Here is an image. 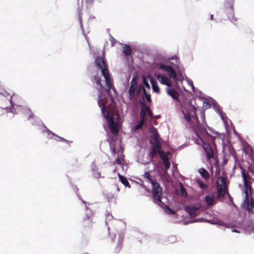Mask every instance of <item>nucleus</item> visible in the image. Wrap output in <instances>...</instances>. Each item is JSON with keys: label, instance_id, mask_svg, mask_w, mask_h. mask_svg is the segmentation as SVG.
I'll return each mask as SVG.
<instances>
[{"label": "nucleus", "instance_id": "1", "mask_svg": "<svg viewBox=\"0 0 254 254\" xmlns=\"http://www.w3.org/2000/svg\"><path fill=\"white\" fill-rule=\"evenodd\" d=\"M95 64L97 67L99 68L104 76L106 87H104L101 83L100 77L95 76L94 80L97 85V89L99 91L98 103L100 107L102 113L107 122L110 130L114 134H117L120 129V116L117 113L109 112L106 109V100L109 95V92L111 89L115 91L113 87L112 80L104 60L102 58H96Z\"/></svg>", "mask_w": 254, "mask_h": 254}, {"label": "nucleus", "instance_id": "2", "mask_svg": "<svg viewBox=\"0 0 254 254\" xmlns=\"http://www.w3.org/2000/svg\"><path fill=\"white\" fill-rule=\"evenodd\" d=\"M190 101L188 99H184L181 103V112L182 117L184 121L187 122L192 127H194L193 123L197 121L195 117V108L190 103ZM196 135L199 138L202 143L203 148L206 153L208 160L213 158V151L210 145L205 142L203 138V134H206L203 130H199V127L194 128Z\"/></svg>", "mask_w": 254, "mask_h": 254}, {"label": "nucleus", "instance_id": "3", "mask_svg": "<svg viewBox=\"0 0 254 254\" xmlns=\"http://www.w3.org/2000/svg\"><path fill=\"white\" fill-rule=\"evenodd\" d=\"M254 175V162L249 167V173L247 175L242 172L244 187L242 189V195L243 198L242 207L249 212L254 213V198L253 197V191L251 185V180Z\"/></svg>", "mask_w": 254, "mask_h": 254}, {"label": "nucleus", "instance_id": "4", "mask_svg": "<svg viewBox=\"0 0 254 254\" xmlns=\"http://www.w3.org/2000/svg\"><path fill=\"white\" fill-rule=\"evenodd\" d=\"M144 177L147 179L152 185V191L155 202L162 207L163 203L161 201V197L162 191L160 185L151 178L148 172H145Z\"/></svg>", "mask_w": 254, "mask_h": 254}, {"label": "nucleus", "instance_id": "5", "mask_svg": "<svg viewBox=\"0 0 254 254\" xmlns=\"http://www.w3.org/2000/svg\"><path fill=\"white\" fill-rule=\"evenodd\" d=\"M154 64L157 68L167 72L171 78L174 79L176 78V72L171 66L166 65L161 62H158L157 59L155 60Z\"/></svg>", "mask_w": 254, "mask_h": 254}, {"label": "nucleus", "instance_id": "6", "mask_svg": "<svg viewBox=\"0 0 254 254\" xmlns=\"http://www.w3.org/2000/svg\"><path fill=\"white\" fill-rule=\"evenodd\" d=\"M217 196L218 197L224 196L227 192V186L226 182L223 177H219L217 181Z\"/></svg>", "mask_w": 254, "mask_h": 254}, {"label": "nucleus", "instance_id": "7", "mask_svg": "<svg viewBox=\"0 0 254 254\" xmlns=\"http://www.w3.org/2000/svg\"><path fill=\"white\" fill-rule=\"evenodd\" d=\"M201 205L199 203L186 207V210L191 217H195L199 214Z\"/></svg>", "mask_w": 254, "mask_h": 254}, {"label": "nucleus", "instance_id": "8", "mask_svg": "<svg viewBox=\"0 0 254 254\" xmlns=\"http://www.w3.org/2000/svg\"><path fill=\"white\" fill-rule=\"evenodd\" d=\"M149 131L150 133V142L152 144L160 143V138L156 129L153 127H151L150 128Z\"/></svg>", "mask_w": 254, "mask_h": 254}, {"label": "nucleus", "instance_id": "9", "mask_svg": "<svg viewBox=\"0 0 254 254\" xmlns=\"http://www.w3.org/2000/svg\"><path fill=\"white\" fill-rule=\"evenodd\" d=\"M141 119L149 120L152 119V113L149 108L147 106H143L140 114Z\"/></svg>", "mask_w": 254, "mask_h": 254}, {"label": "nucleus", "instance_id": "10", "mask_svg": "<svg viewBox=\"0 0 254 254\" xmlns=\"http://www.w3.org/2000/svg\"><path fill=\"white\" fill-rule=\"evenodd\" d=\"M14 96V94L13 95L10 96V104L13 106L12 109H11V112L13 114H17L20 111H21L22 112H24L25 113H27V114L30 113L31 112L28 109H27L26 108H23V107H21V106H19L18 105H15V106L13 105L12 101H11V99H12V96Z\"/></svg>", "mask_w": 254, "mask_h": 254}, {"label": "nucleus", "instance_id": "11", "mask_svg": "<svg viewBox=\"0 0 254 254\" xmlns=\"http://www.w3.org/2000/svg\"><path fill=\"white\" fill-rule=\"evenodd\" d=\"M155 76L161 84L167 85V87L171 86V81L166 76L158 74H155Z\"/></svg>", "mask_w": 254, "mask_h": 254}, {"label": "nucleus", "instance_id": "12", "mask_svg": "<svg viewBox=\"0 0 254 254\" xmlns=\"http://www.w3.org/2000/svg\"><path fill=\"white\" fill-rule=\"evenodd\" d=\"M204 200L208 206L214 204L216 203L215 194L210 193L207 194L206 195Z\"/></svg>", "mask_w": 254, "mask_h": 254}, {"label": "nucleus", "instance_id": "13", "mask_svg": "<svg viewBox=\"0 0 254 254\" xmlns=\"http://www.w3.org/2000/svg\"><path fill=\"white\" fill-rule=\"evenodd\" d=\"M160 156L165 167L166 170L164 171V174L165 175L167 173V170L170 168V163L167 154H165L164 152H161Z\"/></svg>", "mask_w": 254, "mask_h": 254}, {"label": "nucleus", "instance_id": "14", "mask_svg": "<svg viewBox=\"0 0 254 254\" xmlns=\"http://www.w3.org/2000/svg\"><path fill=\"white\" fill-rule=\"evenodd\" d=\"M166 91L168 94H169L171 97L175 100L178 101L179 99V95L178 93L170 86V87H167L166 88Z\"/></svg>", "mask_w": 254, "mask_h": 254}, {"label": "nucleus", "instance_id": "15", "mask_svg": "<svg viewBox=\"0 0 254 254\" xmlns=\"http://www.w3.org/2000/svg\"><path fill=\"white\" fill-rule=\"evenodd\" d=\"M154 144V146L152 149V150L150 153V155L151 157H153L157 153H160L161 152L160 151V148H161V143Z\"/></svg>", "mask_w": 254, "mask_h": 254}, {"label": "nucleus", "instance_id": "16", "mask_svg": "<svg viewBox=\"0 0 254 254\" xmlns=\"http://www.w3.org/2000/svg\"><path fill=\"white\" fill-rule=\"evenodd\" d=\"M150 82L152 84V89H153V91L157 93H159L160 89L158 86L157 82L155 80V79H154L152 77H151L150 78Z\"/></svg>", "mask_w": 254, "mask_h": 254}, {"label": "nucleus", "instance_id": "17", "mask_svg": "<svg viewBox=\"0 0 254 254\" xmlns=\"http://www.w3.org/2000/svg\"><path fill=\"white\" fill-rule=\"evenodd\" d=\"M198 172L201 176L205 179L207 180L209 178V175L208 172L204 168H200L198 170Z\"/></svg>", "mask_w": 254, "mask_h": 254}, {"label": "nucleus", "instance_id": "18", "mask_svg": "<svg viewBox=\"0 0 254 254\" xmlns=\"http://www.w3.org/2000/svg\"><path fill=\"white\" fill-rule=\"evenodd\" d=\"M136 89V87L130 86L128 90V94L129 98L130 100H132L134 98L135 94Z\"/></svg>", "mask_w": 254, "mask_h": 254}, {"label": "nucleus", "instance_id": "19", "mask_svg": "<svg viewBox=\"0 0 254 254\" xmlns=\"http://www.w3.org/2000/svg\"><path fill=\"white\" fill-rule=\"evenodd\" d=\"M118 176L119 177L120 181L126 186L130 187L129 184L127 180L124 177L118 174Z\"/></svg>", "mask_w": 254, "mask_h": 254}, {"label": "nucleus", "instance_id": "20", "mask_svg": "<svg viewBox=\"0 0 254 254\" xmlns=\"http://www.w3.org/2000/svg\"><path fill=\"white\" fill-rule=\"evenodd\" d=\"M215 111L217 112V113L220 116V117H221L222 120L223 121L225 125L226 126H227L228 124L227 122V118H225L223 116V115L222 114V112L219 109H215Z\"/></svg>", "mask_w": 254, "mask_h": 254}, {"label": "nucleus", "instance_id": "21", "mask_svg": "<svg viewBox=\"0 0 254 254\" xmlns=\"http://www.w3.org/2000/svg\"><path fill=\"white\" fill-rule=\"evenodd\" d=\"M124 53L126 56H129L131 54V50L129 46L125 45L124 47Z\"/></svg>", "mask_w": 254, "mask_h": 254}, {"label": "nucleus", "instance_id": "22", "mask_svg": "<svg viewBox=\"0 0 254 254\" xmlns=\"http://www.w3.org/2000/svg\"><path fill=\"white\" fill-rule=\"evenodd\" d=\"M124 158L122 157L119 158L118 157L117 159H116L115 162L118 164V165H120L121 167V168L124 170Z\"/></svg>", "mask_w": 254, "mask_h": 254}, {"label": "nucleus", "instance_id": "23", "mask_svg": "<svg viewBox=\"0 0 254 254\" xmlns=\"http://www.w3.org/2000/svg\"><path fill=\"white\" fill-rule=\"evenodd\" d=\"M137 76L134 75L131 79V82H130V86L131 87H136L137 86Z\"/></svg>", "mask_w": 254, "mask_h": 254}, {"label": "nucleus", "instance_id": "24", "mask_svg": "<svg viewBox=\"0 0 254 254\" xmlns=\"http://www.w3.org/2000/svg\"><path fill=\"white\" fill-rule=\"evenodd\" d=\"M244 151L247 154H249L252 151V148L248 143H246L245 147H244Z\"/></svg>", "mask_w": 254, "mask_h": 254}, {"label": "nucleus", "instance_id": "25", "mask_svg": "<svg viewBox=\"0 0 254 254\" xmlns=\"http://www.w3.org/2000/svg\"><path fill=\"white\" fill-rule=\"evenodd\" d=\"M123 242V239L119 238L118 244L117 245V249L118 251H119L122 247V243Z\"/></svg>", "mask_w": 254, "mask_h": 254}, {"label": "nucleus", "instance_id": "26", "mask_svg": "<svg viewBox=\"0 0 254 254\" xmlns=\"http://www.w3.org/2000/svg\"><path fill=\"white\" fill-rule=\"evenodd\" d=\"M198 185L202 189H205L206 188V185L202 181H197Z\"/></svg>", "mask_w": 254, "mask_h": 254}, {"label": "nucleus", "instance_id": "27", "mask_svg": "<svg viewBox=\"0 0 254 254\" xmlns=\"http://www.w3.org/2000/svg\"><path fill=\"white\" fill-rule=\"evenodd\" d=\"M181 190L182 195L184 197H186L187 196V193L185 188L182 186H181Z\"/></svg>", "mask_w": 254, "mask_h": 254}, {"label": "nucleus", "instance_id": "28", "mask_svg": "<svg viewBox=\"0 0 254 254\" xmlns=\"http://www.w3.org/2000/svg\"><path fill=\"white\" fill-rule=\"evenodd\" d=\"M165 211L167 213H168L169 214H174L175 213V212L173 210H171V209L168 208L167 206H166Z\"/></svg>", "mask_w": 254, "mask_h": 254}, {"label": "nucleus", "instance_id": "29", "mask_svg": "<svg viewBox=\"0 0 254 254\" xmlns=\"http://www.w3.org/2000/svg\"><path fill=\"white\" fill-rule=\"evenodd\" d=\"M230 20L232 22H234L236 21V18L234 17L233 13H231V15L229 16Z\"/></svg>", "mask_w": 254, "mask_h": 254}, {"label": "nucleus", "instance_id": "30", "mask_svg": "<svg viewBox=\"0 0 254 254\" xmlns=\"http://www.w3.org/2000/svg\"><path fill=\"white\" fill-rule=\"evenodd\" d=\"M143 83L146 88H147L148 89L150 88V85H149V83L147 82V81H146L145 79L143 80Z\"/></svg>", "mask_w": 254, "mask_h": 254}, {"label": "nucleus", "instance_id": "31", "mask_svg": "<svg viewBox=\"0 0 254 254\" xmlns=\"http://www.w3.org/2000/svg\"><path fill=\"white\" fill-rule=\"evenodd\" d=\"M187 82L188 84L191 87V88L193 89L194 86L193 85L192 82L191 80H189L188 79H187Z\"/></svg>", "mask_w": 254, "mask_h": 254}, {"label": "nucleus", "instance_id": "32", "mask_svg": "<svg viewBox=\"0 0 254 254\" xmlns=\"http://www.w3.org/2000/svg\"><path fill=\"white\" fill-rule=\"evenodd\" d=\"M94 176L95 178H99L101 177V175H100V173L98 172V173H94Z\"/></svg>", "mask_w": 254, "mask_h": 254}, {"label": "nucleus", "instance_id": "33", "mask_svg": "<svg viewBox=\"0 0 254 254\" xmlns=\"http://www.w3.org/2000/svg\"><path fill=\"white\" fill-rule=\"evenodd\" d=\"M145 98H146V99L147 100V101L148 102H150L151 101V98H150V95L145 93Z\"/></svg>", "mask_w": 254, "mask_h": 254}, {"label": "nucleus", "instance_id": "34", "mask_svg": "<svg viewBox=\"0 0 254 254\" xmlns=\"http://www.w3.org/2000/svg\"><path fill=\"white\" fill-rule=\"evenodd\" d=\"M47 133L48 134V137L51 138L50 136V134H52V135H55L54 133L50 131L49 130L47 129Z\"/></svg>", "mask_w": 254, "mask_h": 254}, {"label": "nucleus", "instance_id": "35", "mask_svg": "<svg viewBox=\"0 0 254 254\" xmlns=\"http://www.w3.org/2000/svg\"><path fill=\"white\" fill-rule=\"evenodd\" d=\"M147 120V119H141V121H140V123L139 124L141 127L142 126V125H143L144 124V122H145V121Z\"/></svg>", "mask_w": 254, "mask_h": 254}, {"label": "nucleus", "instance_id": "36", "mask_svg": "<svg viewBox=\"0 0 254 254\" xmlns=\"http://www.w3.org/2000/svg\"><path fill=\"white\" fill-rule=\"evenodd\" d=\"M110 147H111V149L112 150L113 153L114 154H115V146H112V145L111 144Z\"/></svg>", "mask_w": 254, "mask_h": 254}, {"label": "nucleus", "instance_id": "37", "mask_svg": "<svg viewBox=\"0 0 254 254\" xmlns=\"http://www.w3.org/2000/svg\"><path fill=\"white\" fill-rule=\"evenodd\" d=\"M141 127V126L139 124H138L137 126H136V127H135V128L136 129H139Z\"/></svg>", "mask_w": 254, "mask_h": 254}, {"label": "nucleus", "instance_id": "38", "mask_svg": "<svg viewBox=\"0 0 254 254\" xmlns=\"http://www.w3.org/2000/svg\"><path fill=\"white\" fill-rule=\"evenodd\" d=\"M203 219H196L193 222H201L202 221Z\"/></svg>", "mask_w": 254, "mask_h": 254}, {"label": "nucleus", "instance_id": "39", "mask_svg": "<svg viewBox=\"0 0 254 254\" xmlns=\"http://www.w3.org/2000/svg\"><path fill=\"white\" fill-rule=\"evenodd\" d=\"M96 167L95 165H92V169L93 171H95L96 170Z\"/></svg>", "mask_w": 254, "mask_h": 254}, {"label": "nucleus", "instance_id": "40", "mask_svg": "<svg viewBox=\"0 0 254 254\" xmlns=\"http://www.w3.org/2000/svg\"><path fill=\"white\" fill-rule=\"evenodd\" d=\"M232 232H233L239 233V232L238 231V230H237V229H233V230H232Z\"/></svg>", "mask_w": 254, "mask_h": 254}, {"label": "nucleus", "instance_id": "41", "mask_svg": "<svg viewBox=\"0 0 254 254\" xmlns=\"http://www.w3.org/2000/svg\"><path fill=\"white\" fill-rule=\"evenodd\" d=\"M5 94H6V95H5V94L3 93V94H4V96L9 95V93H8L7 92H5Z\"/></svg>", "mask_w": 254, "mask_h": 254}, {"label": "nucleus", "instance_id": "42", "mask_svg": "<svg viewBox=\"0 0 254 254\" xmlns=\"http://www.w3.org/2000/svg\"><path fill=\"white\" fill-rule=\"evenodd\" d=\"M213 15H211V16H210V19H211V20H212V19H213Z\"/></svg>", "mask_w": 254, "mask_h": 254}, {"label": "nucleus", "instance_id": "43", "mask_svg": "<svg viewBox=\"0 0 254 254\" xmlns=\"http://www.w3.org/2000/svg\"><path fill=\"white\" fill-rule=\"evenodd\" d=\"M88 2H91L92 1V0H86Z\"/></svg>", "mask_w": 254, "mask_h": 254}, {"label": "nucleus", "instance_id": "44", "mask_svg": "<svg viewBox=\"0 0 254 254\" xmlns=\"http://www.w3.org/2000/svg\"><path fill=\"white\" fill-rule=\"evenodd\" d=\"M207 221V222H208L209 223H212V222H210V221H207V220H205V221Z\"/></svg>", "mask_w": 254, "mask_h": 254}, {"label": "nucleus", "instance_id": "45", "mask_svg": "<svg viewBox=\"0 0 254 254\" xmlns=\"http://www.w3.org/2000/svg\"><path fill=\"white\" fill-rule=\"evenodd\" d=\"M214 133L217 135H218V132H214Z\"/></svg>", "mask_w": 254, "mask_h": 254}, {"label": "nucleus", "instance_id": "46", "mask_svg": "<svg viewBox=\"0 0 254 254\" xmlns=\"http://www.w3.org/2000/svg\"><path fill=\"white\" fill-rule=\"evenodd\" d=\"M58 138H60L61 140L64 139H63V138H62V137H59V136H58Z\"/></svg>", "mask_w": 254, "mask_h": 254}, {"label": "nucleus", "instance_id": "47", "mask_svg": "<svg viewBox=\"0 0 254 254\" xmlns=\"http://www.w3.org/2000/svg\"><path fill=\"white\" fill-rule=\"evenodd\" d=\"M197 144H200V143L198 141V142H197Z\"/></svg>", "mask_w": 254, "mask_h": 254}, {"label": "nucleus", "instance_id": "48", "mask_svg": "<svg viewBox=\"0 0 254 254\" xmlns=\"http://www.w3.org/2000/svg\"><path fill=\"white\" fill-rule=\"evenodd\" d=\"M83 202L85 204V202L84 201H83Z\"/></svg>", "mask_w": 254, "mask_h": 254}]
</instances>
